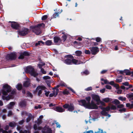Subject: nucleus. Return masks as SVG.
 Wrapping results in <instances>:
<instances>
[{"label": "nucleus", "mask_w": 133, "mask_h": 133, "mask_svg": "<svg viewBox=\"0 0 133 133\" xmlns=\"http://www.w3.org/2000/svg\"><path fill=\"white\" fill-rule=\"evenodd\" d=\"M65 58H67L64 60V62L66 64L70 65L74 64L76 65L80 64L77 63L78 60L74 59L73 56L71 55H66Z\"/></svg>", "instance_id": "nucleus-1"}, {"label": "nucleus", "mask_w": 133, "mask_h": 133, "mask_svg": "<svg viewBox=\"0 0 133 133\" xmlns=\"http://www.w3.org/2000/svg\"><path fill=\"white\" fill-rule=\"evenodd\" d=\"M42 25H35L34 26L31 25L30 27V29L36 35H38L41 33V27Z\"/></svg>", "instance_id": "nucleus-2"}, {"label": "nucleus", "mask_w": 133, "mask_h": 133, "mask_svg": "<svg viewBox=\"0 0 133 133\" xmlns=\"http://www.w3.org/2000/svg\"><path fill=\"white\" fill-rule=\"evenodd\" d=\"M25 72H26L30 74L31 76L35 77L37 76L38 75V74L35 73L34 68L31 66H29L26 67Z\"/></svg>", "instance_id": "nucleus-3"}, {"label": "nucleus", "mask_w": 133, "mask_h": 133, "mask_svg": "<svg viewBox=\"0 0 133 133\" xmlns=\"http://www.w3.org/2000/svg\"><path fill=\"white\" fill-rule=\"evenodd\" d=\"M11 87L7 84H5L3 86V89L2 92L4 95H7L8 93L11 92Z\"/></svg>", "instance_id": "nucleus-4"}, {"label": "nucleus", "mask_w": 133, "mask_h": 133, "mask_svg": "<svg viewBox=\"0 0 133 133\" xmlns=\"http://www.w3.org/2000/svg\"><path fill=\"white\" fill-rule=\"evenodd\" d=\"M17 57L16 53L13 52L8 54L6 57V58L8 60L12 61L15 60Z\"/></svg>", "instance_id": "nucleus-5"}, {"label": "nucleus", "mask_w": 133, "mask_h": 133, "mask_svg": "<svg viewBox=\"0 0 133 133\" xmlns=\"http://www.w3.org/2000/svg\"><path fill=\"white\" fill-rule=\"evenodd\" d=\"M63 107L64 108H68V111L71 112H72L75 109V106L72 103H70L69 104H65Z\"/></svg>", "instance_id": "nucleus-6"}, {"label": "nucleus", "mask_w": 133, "mask_h": 133, "mask_svg": "<svg viewBox=\"0 0 133 133\" xmlns=\"http://www.w3.org/2000/svg\"><path fill=\"white\" fill-rule=\"evenodd\" d=\"M29 29L25 28H23L22 29H19L18 31L19 35L24 36L27 34L29 32Z\"/></svg>", "instance_id": "nucleus-7"}, {"label": "nucleus", "mask_w": 133, "mask_h": 133, "mask_svg": "<svg viewBox=\"0 0 133 133\" xmlns=\"http://www.w3.org/2000/svg\"><path fill=\"white\" fill-rule=\"evenodd\" d=\"M87 109H97L98 107L97 105L92 100L91 102L88 105Z\"/></svg>", "instance_id": "nucleus-8"}, {"label": "nucleus", "mask_w": 133, "mask_h": 133, "mask_svg": "<svg viewBox=\"0 0 133 133\" xmlns=\"http://www.w3.org/2000/svg\"><path fill=\"white\" fill-rule=\"evenodd\" d=\"M90 49L91 53L92 55H96L99 51V48L97 47H93L90 48Z\"/></svg>", "instance_id": "nucleus-9"}, {"label": "nucleus", "mask_w": 133, "mask_h": 133, "mask_svg": "<svg viewBox=\"0 0 133 133\" xmlns=\"http://www.w3.org/2000/svg\"><path fill=\"white\" fill-rule=\"evenodd\" d=\"M79 104L82 106H83L85 108H87L88 105L85 99H81L78 101Z\"/></svg>", "instance_id": "nucleus-10"}, {"label": "nucleus", "mask_w": 133, "mask_h": 133, "mask_svg": "<svg viewBox=\"0 0 133 133\" xmlns=\"http://www.w3.org/2000/svg\"><path fill=\"white\" fill-rule=\"evenodd\" d=\"M52 131L51 128L46 125L43 128L42 132L43 133H52Z\"/></svg>", "instance_id": "nucleus-11"}, {"label": "nucleus", "mask_w": 133, "mask_h": 133, "mask_svg": "<svg viewBox=\"0 0 133 133\" xmlns=\"http://www.w3.org/2000/svg\"><path fill=\"white\" fill-rule=\"evenodd\" d=\"M92 99L96 101L97 103V104L98 105V103H99V102L100 100L99 96L97 95L93 94L92 95Z\"/></svg>", "instance_id": "nucleus-12"}, {"label": "nucleus", "mask_w": 133, "mask_h": 133, "mask_svg": "<svg viewBox=\"0 0 133 133\" xmlns=\"http://www.w3.org/2000/svg\"><path fill=\"white\" fill-rule=\"evenodd\" d=\"M53 108L55 110L60 112H62L65 111V110L63 109L61 107H54Z\"/></svg>", "instance_id": "nucleus-13"}, {"label": "nucleus", "mask_w": 133, "mask_h": 133, "mask_svg": "<svg viewBox=\"0 0 133 133\" xmlns=\"http://www.w3.org/2000/svg\"><path fill=\"white\" fill-rule=\"evenodd\" d=\"M46 89V87L44 86L39 85L36 88V90L34 91V93H36L40 89L42 90H45Z\"/></svg>", "instance_id": "nucleus-14"}, {"label": "nucleus", "mask_w": 133, "mask_h": 133, "mask_svg": "<svg viewBox=\"0 0 133 133\" xmlns=\"http://www.w3.org/2000/svg\"><path fill=\"white\" fill-rule=\"evenodd\" d=\"M54 42L55 43L60 42L62 41L61 38L58 36H56L54 37Z\"/></svg>", "instance_id": "nucleus-15"}, {"label": "nucleus", "mask_w": 133, "mask_h": 133, "mask_svg": "<svg viewBox=\"0 0 133 133\" xmlns=\"http://www.w3.org/2000/svg\"><path fill=\"white\" fill-rule=\"evenodd\" d=\"M34 117L31 114H29L28 117L26 119V122H29L32 119H34Z\"/></svg>", "instance_id": "nucleus-16"}, {"label": "nucleus", "mask_w": 133, "mask_h": 133, "mask_svg": "<svg viewBox=\"0 0 133 133\" xmlns=\"http://www.w3.org/2000/svg\"><path fill=\"white\" fill-rule=\"evenodd\" d=\"M102 100L104 102L107 103L109 102H111L112 100V99L109 98L107 97L103 98L102 99Z\"/></svg>", "instance_id": "nucleus-17"}, {"label": "nucleus", "mask_w": 133, "mask_h": 133, "mask_svg": "<svg viewBox=\"0 0 133 133\" xmlns=\"http://www.w3.org/2000/svg\"><path fill=\"white\" fill-rule=\"evenodd\" d=\"M16 88L18 90H21L22 89V85L21 83H18L16 86Z\"/></svg>", "instance_id": "nucleus-18"}, {"label": "nucleus", "mask_w": 133, "mask_h": 133, "mask_svg": "<svg viewBox=\"0 0 133 133\" xmlns=\"http://www.w3.org/2000/svg\"><path fill=\"white\" fill-rule=\"evenodd\" d=\"M99 107L101 109H104L106 111H109L110 109V108L109 106H108L106 108H104L102 107L101 106H99Z\"/></svg>", "instance_id": "nucleus-19"}, {"label": "nucleus", "mask_w": 133, "mask_h": 133, "mask_svg": "<svg viewBox=\"0 0 133 133\" xmlns=\"http://www.w3.org/2000/svg\"><path fill=\"white\" fill-rule=\"evenodd\" d=\"M20 106L21 107H25L26 105V102L24 101L21 102L19 104Z\"/></svg>", "instance_id": "nucleus-20"}, {"label": "nucleus", "mask_w": 133, "mask_h": 133, "mask_svg": "<svg viewBox=\"0 0 133 133\" xmlns=\"http://www.w3.org/2000/svg\"><path fill=\"white\" fill-rule=\"evenodd\" d=\"M11 27L13 29L19 30L21 28V25H11Z\"/></svg>", "instance_id": "nucleus-21"}, {"label": "nucleus", "mask_w": 133, "mask_h": 133, "mask_svg": "<svg viewBox=\"0 0 133 133\" xmlns=\"http://www.w3.org/2000/svg\"><path fill=\"white\" fill-rule=\"evenodd\" d=\"M124 73H125L126 75H130L131 74V72L128 69L124 70Z\"/></svg>", "instance_id": "nucleus-22"}, {"label": "nucleus", "mask_w": 133, "mask_h": 133, "mask_svg": "<svg viewBox=\"0 0 133 133\" xmlns=\"http://www.w3.org/2000/svg\"><path fill=\"white\" fill-rule=\"evenodd\" d=\"M41 43L43 45H44V43L42 41H38L37 43H36L35 45V46H37L38 45H40Z\"/></svg>", "instance_id": "nucleus-23"}, {"label": "nucleus", "mask_w": 133, "mask_h": 133, "mask_svg": "<svg viewBox=\"0 0 133 133\" xmlns=\"http://www.w3.org/2000/svg\"><path fill=\"white\" fill-rule=\"evenodd\" d=\"M48 18V16L47 15H44L42 16L41 18L42 21L43 22H45Z\"/></svg>", "instance_id": "nucleus-24"}, {"label": "nucleus", "mask_w": 133, "mask_h": 133, "mask_svg": "<svg viewBox=\"0 0 133 133\" xmlns=\"http://www.w3.org/2000/svg\"><path fill=\"white\" fill-rule=\"evenodd\" d=\"M30 85V83L28 81H25L23 84V86L25 87H28Z\"/></svg>", "instance_id": "nucleus-25"}, {"label": "nucleus", "mask_w": 133, "mask_h": 133, "mask_svg": "<svg viewBox=\"0 0 133 133\" xmlns=\"http://www.w3.org/2000/svg\"><path fill=\"white\" fill-rule=\"evenodd\" d=\"M9 23H11V25H20L21 24L20 23H19L15 22L9 21Z\"/></svg>", "instance_id": "nucleus-26"}, {"label": "nucleus", "mask_w": 133, "mask_h": 133, "mask_svg": "<svg viewBox=\"0 0 133 133\" xmlns=\"http://www.w3.org/2000/svg\"><path fill=\"white\" fill-rule=\"evenodd\" d=\"M9 125L11 127H15L16 125V124L14 122H10L9 123Z\"/></svg>", "instance_id": "nucleus-27"}, {"label": "nucleus", "mask_w": 133, "mask_h": 133, "mask_svg": "<svg viewBox=\"0 0 133 133\" xmlns=\"http://www.w3.org/2000/svg\"><path fill=\"white\" fill-rule=\"evenodd\" d=\"M103 110L101 112V114L103 115L107 116L108 114V113L106 112L104 109H102Z\"/></svg>", "instance_id": "nucleus-28"}, {"label": "nucleus", "mask_w": 133, "mask_h": 133, "mask_svg": "<svg viewBox=\"0 0 133 133\" xmlns=\"http://www.w3.org/2000/svg\"><path fill=\"white\" fill-rule=\"evenodd\" d=\"M52 41L51 40H48L45 42V45H50L52 44Z\"/></svg>", "instance_id": "nucleus-29"}, {"label": "nucleus", "mask_w": 133, "mask_h": 133, "mask_svg": "<svg viewBox=\"0 0 133 133\" xmlns=\"http://www.w3.org/2000/svg\"><path fill=\"white\" fill-rule=\"evenodd\" d=\"M67 36L65 34H64L62 37V41L63 42L65 41L66 40L67 38Z\"/></svg>", "instance_id": "nucleus-30"}, {"label": "nucleus", "mask_w": 133, "mask_h": 133, "mask_svg": "<svg viewBox=\"0 0 133 133\" xmlns=\"http://www.w3.org/2000/svg\"><path fill=\"white\" fill-rule=\"evenodd\" d=\"M112 103L116 105H118L120 104V102L117 99H115Z\"/></svg>", "instance_id": "nucleus-31"}, {"label": "nucleus", "mask_w": 133, "mask_h": 133, "mask_svg": "<svg viewBox=\"0 0 133 133\" xmlns=\"http://www.w3.org/2000/svg\"><path fill=\"white\" fill-rule=\"evenodd\" d=\"M85 99L87 101V104H88L90 103V101L91 99V97L90 96H88V97H86L85 98Z\"/></svg>", "instance_id": "nucleus-32"}, {"label": "nucleus", "mask_w": 133, "mask_h": 133, "mask_svg": "<svg viewBox=\"0 0 133 133\" xmlns=\"http://www.w3.org/2000/svg\"><path fill=\"white\" fill-rule=\"evenodd\" d=\"M59 16V14L58 12H55L52 16V18H55Z\"/></svg>", "instance_id": "nucleus-33"}, {"label": "nucleus", "mask_w": 133, "mask_h": 133, "mask_svg": "<svg viewBox=\"0 0 133 133\" xmlns=\"http://www.w3.org/2000/svg\"><path fill=\"white\" fill-rule=\"evenodd\" d=\"M22 54H23V55H24V56H28L30 55V53L29 52L26 51H24Z\"/></svg>", "instance_id": "nucleus-34"}, {"label": "nucleus", "mask_w": 133, "mask_h": 133, "mask_svg": "<svg viewBox=\"0 0 133 133\" xmlns=\"http://www.w3.org/2000/svg\"><path fill=\"white\" fill-rule=\"evenodd\" d=\"M81 73L82 75H83L84 74L86 75H87L89 74V72L88 70H86L83 72H82Z\"/></svg>", "instance_id": "nucleus-35"}, {"label": "nucleus", "mask_w": 133, "mask_h": 133, "mask_svg": "<svg viewBox=\"0 0 133 133\" xmlns=\"http://www.w3.org/2000/svg\"><path fill=\"white\" fill-rule=\"evenodd\" d=\"M118 99L122 101H125L126 100V98L125 97H123V96H120L118 97Z\"/></svg>", "instance_id": "nucleus-36"}, {"label": "nucleus", "mask_w": 133, "mask_h": 133, "mask_svg": "<svg viewBox=\"0 0 133 133\" xmlns=\"http://www.w3.org/2000/svg\"><path fill=\"white\" fill-rule=\"evenodd\" d=\"M27 96L28 97L32 98L33 96L32 93L29 91H28L26 93Z\"/></svg>", "instance_id": "nucleus-37"}, {"label": "nucleus", "mask_w": 133, "mask_h": 133, "mask_svg": "<svg viewBox=\"0 0 133 133\" xmlns=\"http://www.w3.org/2000/svg\"><path fill=\"white\" fill-rule=\"evenodd\" d=\"M126 97L128 98L133 97V93H131V94H127L126 95Z\"/></svg>", "instance_id": "nucleus-38"}, {"label": "nucleus", "mask_w": 133, "mask_h": 133, "mask_svg": "<svg viewBox=\"0 0 133 133\" xmlns=\"http://www.w3.org/2000/svg\"><path fill=\"white\" fill-rule=\"evenodd\" d=\"M101 80L102 81H104L105 84H108L109 83V82L107 79L104 80V78H102L101 79Z\"/></svg>", "instance_id": "nucleus-39"}, {"label": "nucleus", "mask_w": 133, "mask_h": 133, "mask_svg": "<svg viewBox=\"0 0 133 133\" xmlns=\"http://www.w3.org/2000/svg\"><path fill=\"white\" fill-rule=\"evenodd\" d=\"M75 53L77 56H80L82 54V52L80 51H77L75 52Z\"/></svg>", "instance_id": "nucleus-40"}, {"label": "nucleus", "mask_w": 133, "mask_h": 133, "mask_svg": "<svg viewBox=\"0 0 133 133\" xmlns=\"http://www.w3.org/2000/svg\"><path fill=\"white\" fill-rule=\"evenodd\" d=\"M74 44H76L78 46H81L82 45V43L79 42H77L76 41H75L74 42Z\"/></svg>", "instance_id": "nucleus-41"}, {"label": "nucleus", "mask_w": 133, "mask_h": 133, "mask_svg": "<svg viewBox=\"0 0 133 133\" xmlns=\"http://www.w3.org/2000/svg\"><path fill=\"white\" fill-rule=\"evenodd\" d=\"M24 58V55H23V54L21 53L20 54V56L18 57L19 59H23Z\"/></svg>", "instance_id": "nucleus-42"}, {"label": "nucleus", "mask_w": 133, "mask_h": 133, "mask_svg": "<svg viewBox=\"0 0 133 133\" xmlns=\"http://www.w3.org/2000/svg\"><path fill=\"white\" fill-rule=\"evenodd\" d=\"M12 97V96L11 95H9L8 96L6 97V99L9 100Z\"/></svg>", "instance_id": "nucleus-43"}, {"label": "nucleus", "mask_w": 133, "mask_h": 133, "mask_svg": "<svg viewBox=\"0 0 133 133\" xmlns=\"http://www.w3.org/2000/svg\"><path fill=\"white\" fill-rule=\"evenodd\" d=\"M63 93L64 95H68L69 93L68 91L65 90L63 91Z\"/></svg>", "instance_id": "nucleus-44"}, {"label": "nucleus", "mask_w": 133, "mask_h": 133, "mask_svg": "<svg viewBox=\"0 0 133 133\" xmlns=\"http://www.w3.org/2000/svg\"><path fill=\"white\" fill-rule=\"evenodd\" d=\"M53 89H56V94H55V97H56L58 95V93L59 92V89H58L56 88V87L54 88Z\"/></svg>", "instance_id": "nucleus-45"}, {"label": "nucleus", "mask_w": 133, "mask_h": 133, "mask_svg": "<svg viewBox=\"0 0 133 133\" xmlns=\"http://www.w3.org/2000/svg\"><path fill=\"white\" fill-rule=\"evenodd\" d=\"M92 90V88L91 87H88L85 89V90L86 91H89L90 90Z\"/></svg>", "instance_id": "nucleus-46"}, {"label": "nucleus", "mask_w": 133, "mask_h": 133, "mask_svg": "<svg viewBox=\"0 0 133 133\" xmlns=\"http://www.w3.org/2000/svg\"><path fill=\"white\" fill-rule=\"evenodd\" d=\"M28 114L27 112L25 111H22L21 113L22 116L24 115H27Z\"/></svg>", "instance_id": "nucleus-47"}, {"label": "nucleus", "mask_w": 133, "mask_h": 133, "mask_svg": "<svg viewBox=\"0 0 133 133\" xmlns=\"http://www.w3.org/2000/svg\"><path fill=\"white\" fill-rule=\"evenodd\" d=\"M85 53L86 54L89 55L90 54L91 52L89 50H85Z\"/></svg>", "instance_id": "nucleus-48"}, {"label": "nucleus", "mask_w": 133, "mask_h": 133, "mask_svg": "<svg viewBox=\"0 0 133 133\" xmlns=\"http://www.w3.org/2000/svg\"><path fill=\"white\" fill-rule=\"evenodd\" d=\"M124 105L123 104H121L118 105L117 106V107L118 108L121 109L123 108Z\"/></svg>", "instance_id": "nucleus-49"}, {"label": "nucleus", "mask_w": 133, "mask_h": 133, "mask_svg": "<svg viewBox=\"0 0 133 133\" xmlns=\"http://www.w3.org/2000/svg\"><path fill=\"white\" fill-rule=\"evenodd\" d=\"M41 71L43 74H46V71L44 70L43 68H42V69H41Z\"/></svg>", "instance_id": "nucleus-50"}, {"label": "nucleus", "mask_w": 133, "mask_h": 133, "mask_svg": "<svg viewBox=\"0 0 133 133\" xmlns=\"http://www.w3.org/2000/svg\"><path fill=\"white\" fill-rule=\"evenodd\" d=\"M101 105H102L105 106V104L104 102L101 101L100 100L99 101V102Z\"/></svg>", "instance_id": "nucleus-51"}, {"label": "nucleus", "mask_w": 133, "mask_h": 133, "mask_svg": "<svg viewBox=\"0 0 133 133\" xmlns=\"http://www.w3.org/2000/svg\"><path fill=\"white\" fill-rule=\"evenodd\" d=\"M110 109L112 110H116V107L115 106L112 105L111 106Z\"/></svg>", "instance_id": "nucleus-52"}, {"label": "nucleus", "mask_w": 133, "mask_h": 133, "mask_svg": "<svg viewBox=\"0 0 133 133\" xmlns=\"http://www.w3.org/2000/svg\"><path fill=\"white\" fill-rule=\"evenodd\" d=\"M122 84L125 86H128L129 85V83L128 82H126L122 83Z\"/></svg>", "instance_id": "nucleus-53"}, {"label": "nucleus", "mask_w": 133, "mask_h": 133, "mask_svg": "<svg viewBox=\"0 0 133 133\" xmlns=\"http://www.w3.org/2000/svg\"><path fill=\"white\" fill-rule=\"evenodd\" d=\"M101 40V38L99 37H97L96 38V41L97 42H99Z\"/></svg>", "instance_id": "nucleus-54"}, {"label": "nucleus", "mask_w": 133, "mask_h": 133, "mask_svg": "<svg viewBox=\"0 0 133 133\" xmlns=\"http://www.w3.org/2000/svg\"><path fill=\"white\" fill-rule=\"evenodd\" d=\"M114 87L116 88L117 89H118L119 88V86L118 84H115L114 85Z\"/></svg>", "instance_id": "nucleus-55"}, {"label": "nucleus", "mask_w": 133, "mask_h": 133, "mask_svg": "<svg viewBox=\"0 0 133 133\" xmlns=\"http://www.w3.org/2000/svg\"><path fill=\"white\" fill-rule=\"evenodd\" d=\"M43 78L44 79H50V77L48 76H45L43 77Z\"/></svg>", "instance_id": "nucleus-56"}, {"label": "nucleus", "mask_w": 133, "mask_h": 133, "mask_svg": "<svg viewBox=\"0 0 133 133\" xmlns=\"http://www.w3.org/2000/svg\"><path fill=\"white\" fill-rule=\"evenodd\" d=\"M12 115H13V113L12 112V111L11 110L9 111L8 112V116H10Z\"/></svg>", "instance_id": "nucleus-57"}, {"label": "nucleus", "mask_w": 133, "mask_h": 133, "mask_svg": "<svg viewBox=\"0 0 133 133\" xmlns=\"http://www.w3.org/2000/svg\"><path fill=\"white\" fill-rule=\"evenodd\" d=\"M119 111L120 112H123V111L124 112H125L126 111V109L124 108H123L122 109H119Z\"/></svg>", "instance_id": "nucleus-58"}, {"label": "nucleus", "mask_w": 133, "mask_h": 133, "mask_svg": "<svg viewBox=\"0 0 133 133\" xmlns=\"http://www.w3.org/2000/svg\"><path fill=\"white\" fill-rule=\"evenodd\" d=\"M105 87L107 89L109 90L111 89L112 88L111 86L109 85H106Z\"/></svg>", "instance_id": "nucleus-59"}, {"label": "nucleus", "mask_w": 133, "mask_h": 133, "mask_svg": "<svg viewBox=\"0 0 133 133\" xmlns=\"http://www.w3.org/2000/svg\"><path fill=\"white\" fill-rule=\"evenodd\" d=\"M33 128L35 130H37V127L36 124H35L33 126Z\"/></svg>", "instance_id": "nucleus-60"}, {"label": "nucleus", "mask_w": 133, "mask_h": 133, "mask_svg": "<svg viewBox=\"0 0 133 133\" xmlns=\"http://www.w3.org/2000/svg\"><path fill=\"white\" fill-rule=\"evenodd\" d=\"M35 108L37 109L38 108L40 109L41 108V107L40 105H38L37 106H36L35 107Z\"/></svg>", "instance_id": "nucleus-61"}, {"label": "nucleus", "mask_w": 133, "mask_h": 133, "mask_svg": "<svg viewBox=\"0 0 133 133\" xmlns=\"http://www.w3.org/2000/svg\"><path fill=\"white\" fill-rule=\"evenodd\" d=\"M122 78H121V79H120L117 78L116 79V81L117 82H118V83L121 82H122Z\"/></svg>", "instance_id": "nucleus-62"}, {"label": "nucleus", "mask_w": 133, "mask_h": 133, "mask_svg": "<svg viewBox=\"0 0 133 133\" xmlns=\"http://www.w3.org/2000/svg\"><path fill=\"white\" fill-rule=\"evenodd\" d=\"M24 122V121L23 119L19 121L18 122V124L20 125H22Z\"/></svg>", "instance_id": "nucleus-63"}, {"label": "nucleus", "mask_w": 133, "mask_h": 133, "mask_svg": "<svg viewBox=\"0 0 133 133\" xmlns=\"http://www.w3.org/2000/svg\"><path fill=\"white\" fill-rule=\"evenodd\" d=\"M126 106L128 108H131V104H130L129 103H127L126 104Z\"/></svg>", "instance_id": "nucleus-64"}]
</instances>
